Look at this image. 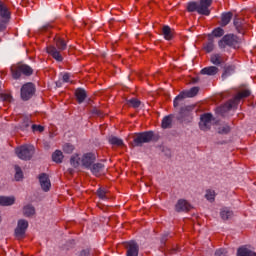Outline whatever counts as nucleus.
<instances>
[{
	"label": "nucleus",
	"instance_id": "obj_38",
	"mask_svg": "<svg viewBox=\"0 0 256 256\" xmlns=\"http://www.w3.org/2000/svg\"><path fill=\"white\" fill-rule=\"evenodd\" d=\"M74 150H75V147L72 144L67 143V144H64L63 146L64 153H68V154L73 153Z\"/></svg>",
	"mask_w": 256,
	"mask_h": 256
},
{
	"label": "nucleus",
	"instance_id": "obj_7",
	"mask_svg": "<svg viewBox=\"0 0 256 256\" xmlns=\"http://www.w3.org/2000/svg\"><path fill=\"white\" fill-rule=\"evenodd\" d=\"M35 153V147L31 145H23L16 148V155L22 161H29L33 154Z\"/></svg>",
	"mask_w": 256,
	"mask_h": 256
},
{
	"label": "nucleus",
	"instance_id": "obj_11",
	"mask_svg": "<svg viewBox=\"0 0 256 256\" xmlns=\"http://www.w3.org/2000/svg\"><path fill=\"white\" fill-rule=\"evenodd\" d=\"M200 119L199 127L202 131H208V129H211V121L213 120V115L209 113L203 114Z\"/></svg>",
	"mask_w": 256,
	"mask_h": 256
},
{
	"label": "nucleus",
	"instance_id": "obj_35",
	"mask_svg": "<svg viewBox=\"0 0 256 256\" xmlns=\"http://www.w3.org/2000/svg\"><path fill=\"white\" fill-rule=\"evenodd\" d=\"M212 33L214 37H223V35H225V30H223L221 27H218L214 29Z\"/></svg>",
	"mask_w": 256,
	"mask_h": 256
},
{
	"label": "nucleus",
	"instance_id": "obj_15",
	"mask_svg": "<svg viewBox=\"0 0 256 256\" xmlns=\"http://www.w3.org/2000/svg\"><path fill=\"white\" fill-rule=\"evenodd\" d=\"M90 170L96 177H101V175H105V165L102 163L93 164Z\"/></svg>",
	"mask_w": 256,
	"mask_h": 256
},
{
	"label": "nucleus",
	"instance_id": "obj_6",
	"mask_svg": "<svg viewBox=\"0 0 256 256\" xmlns=\"http://www.w3.org/2000/svg\"><path fill=\"white\" fill-rule=\"evenodd\" d=\"M239 43H241V39L234 34H227L223 36V38L218 42L219 49H225V47H239Z\"/></svg>",
	"mask_w": 256,
	"mask_h": 256
},
{
	"label": "nucleus",
	"instance_id": "obj_45",
	"mask_svg": "<svg viewBox=\"0 0 256 256\" xmlns=\"http://www.w3.org/2000/svg\"><path fill=\"white\" fill-rule=\"evenodd\" d=\"M69 79H71V76L68 73L62 76L63 83H69Z\"/></svg>",
	"mask_w": 256,
	"mask_h": 256
},
{
	"label": "nucleus",
	"instance_id": "obj_27",
	"mask_svg": "<svg viewBox=\"0 0 256 256\" xmlns=\"http://www.w3.org/2000/svg\"><path fill=\"white\" fill-rule=\"evenodd\" d=\"M173 123V116L169 115L162 119V129H170Z\"/></svg>",
	"mask_w": 256,
	"mask_h": 256
},
{
	"label": "nucleus",
	"instance_id": "obj_9",
	"mask_svg": "<svg viewBox=\"0 0 256 256\" xmlns=\"http://www.w3.org/2000/svg\"><path fill=\"white\" fill-rule=\"evenodd\" d=\"M199 93V87H193L188 91L181 92L178 96L174 99V107H179L180 103H183L187 97H195Z\"/></svg>",
	"mask_w": 256,
	"mask_h": 256
},
{
	"label": "nucleus",
	"instance_id": "obj_2",
	"mask_svg": "<svg viewBox=\"0 0 256 256\" xmlns=\"http://www.w3.org/2000/svg\"><path fill=\"white\" fill-rule=\"evenodd\" d=\"M213 0H200L199 2H189L187 5V11L189 13L197 12L198 15H205L209 17L211 15V7Z\"/></svg>",
	"mask_w": 256,
	"mask_h": 256
},
{
	"label": "nucleus",
	"instance_id": "obj_30",
	"mask_svg": "<svg viewBox=\"0 0 256 256\" xmlns=\"http://www.w3.org/2000/svg\"><path fill=\"white\" fill-rule=\"evenodd\" d=\"M23 214L25 217H33V215H35V207L31 205L24 206Z\"/></svg>",
	"mask_w": 256,
	"mask_h": 256
},
{
	"label": "nucleus",
	"instance_id": "obj_46",
	"mask_svg": "<svg viewBox=\"0 0 256 256\" xmlns=\"http://www.w3.org/2000/svg\"><path fill=\"white\" fill-rule=\"evenodd\" d=\"M2 99H3V101H11V95H9V94H4V95L2 96Z\"/></svg>",
	"mask_w": 256,
	"mask_h": 256
},
{
	"label": "nucleus",
	"instance_id": "obj_24",
	"mask_svg": "<svg viewBox=\"0 0 256 256\" xmlns=\"http://www.w3.org/2000/svg\"><path fill=\"white\" fill-rule=\"evenodd\" d=\"M203 49L206 51V53H211V51L215 49V41L213 38L209 37L208 42L204 44Z\"/></svg>",
	"mask_w": 256,
	"mask_h": 256
},
{
	"label": "nucleus",
	"instance_id": "obj_40",
	"mask_svg": "<svg viewBox=\"0 0 256 256\" xmlns=\"http://www.w3.org/2000/svg\"><path fill=\"white\" fill-rule=\"evenodd\" d=\"M17 227H20V229L27 231V227H29V222H27L26 220H19Z\"/></svg>",
	"mask_w": 256,
	"mask_h": 256
},
{
	"label": "nucleus",
	"instance_id": "obj_18",
	"mask_svg": "<svg viewBox=\"0 0 256 256\" xmlns=\"http://www.w3.org/2000/svg\"><path fill=\"white\" fill-rule=\"evenodd\" d=\"M219 73V68H217V66H209V67H205L201 70V74L202 75H217Z\"/></svg>",
	"mask_w": 256,
	"mask_h": 256
},
{
	"label": "nucleus",
	"instance_id": "obj_22",
	"mask_svg": "<svg viewBox=\"0 0 256 256\" xmlns=\"http://www.w3.org/2000/svg\"><path fill=\"white\" fill-rule=\"evenodd\" d=\"M238 256H256V253L249 248L243 246L238 249L237 251Z\"/></svg>",
	"mask_w": 256,
	"mask_h": 256
},
{
	"label": "nucleus",
	"instance_id": "obj_31",
	"mask_svg": "<svg viewBox=\"0 0 256 256\" xmlns=\"http://www.w3.org/2000/svg\"><path fill=\"white\" fill-rule=\"evenodd\" d=\"M235 73V66H227L224 68V72L222 74V79H227L230 75Z\"/></svg>",
	"mask_w": 256,
	"mask_h": 256
},
{
	"label": "nucleus",
	"instance_id": "obj_49",
	"mask_svg": "<svg viewBox=\"0 0 256 256\" xmlns=\"http://www.w3.org/2000/svg\"><path fill=\"white\" fill-rule=\"evenodd\" d=\"M181 112L183 113V109L181 110Z\"/></svg>",
	"mask_w": 256,
	"mask_h": 256
},
{
	"label": "nucleus",
	"instance_id": "obj_17",
	"mask_svg": "<svg viewBox=\"0 0 256 256\" xmlns=\"http://www.w3.org/2000/svg\"><path fill=\"white\" fill-rule=\"evenodd\" d=\"M0 17L1 19H4L6 21H9V19H11V12L9 11V8H7V6H5V4H3L0 1Z\"/></svg>",
	"mask_w": 256,
	"mask_h": 256
},
{
	"label": "nucleus",
	"instance_id": "obj_26",
	"mask_svg": "<svg viewBox=\"0 0 256 256\" xmlns=\"http://www.w3.org/2000/svg\"><path fill=\"white\" fill-rule=\"evenodd\" d=\"M220 217L223 221H227V219L233 217V211L229 210V208H223L220 212Z\"/></svg>",
	"mask_w": 256,
	"mask_h": 256
},
{
	"label": "nucleus",
	"instance_id": "obj_42",
	"mask_svg": "<svg viewBox=\"0 0 256 256\" xmlns=\"http://www.w3.org/2000/svg\"><path fill=\"white\" fill-rule=\"evenodd\" d=\"M7 23H9V20L0 18V32L5 31V29H7Z\"/></svg>",
	"mask_w": 256,
	"mask_h": 256
},
{
	"label": "nucleus",
	"instance_id": "obj_13",
	"mask_svg": "<svg viewBox=\"0 0 256 256\" xmlns=\"http://www.w3.org/2000/svg\"><path fill=\"white\" fill-rule=\"evenodd\" d=\"M38 179L42 190L47 192L51 189V180L49 179V175L42 173L39 175Z\"/></svg>",
	"mask_w": 256,
	"mask_h": 256
},
{
	"label": "nucleus",
	"instance_id": "obj_39",
	"mask_svg": "<svg viewBox=\"0 0 256 256\" xmlns=\"http://www.w3.org/2000/svg\"><path fill=\"white\" fill-rule=\"evenodd\" d=\"M205 197L208 201H215V191L207 190Z\"/></svg>",
	"mask_w": 256,
	"mask_h": 256
},
{
	"label": "nucleus",
	"instance_id": "obj_4",
	"mask_svg": "<svg viewBox=\"0 0 256 256\" xmlns=\"http://www.w3.org/2000/svg\"><path fill=\"white\" fill-rule=\"evenodd\" d=\"M55 46H48L46 48L47 54L51 55L53 59L56 61H63V56L61 55V51H65L67 49V43L61 37H55Z\"/></svg>",
	"mask_w": 256,
	"mask_h": 256
},
{
	"label": "nucleus",
	"instance_id": "obj_12",
	"mask_svg": "<svg viewBox=\"0 0 256 256\" xmlns=\"http://www.w3.org/2000/svg\"><path fill=\"white\" fill-rule=\"evenodd\" d=\"M234 27L236 28V31L238 33H244L246 29H248L249 24L247 23V20L236 16L234 18Z\"/></svg>",
	"mask_w": 256,
	"mask_h": 256
},
{
	"label": "nucleus",
	"instance_id": "obj_34",
	"mask_svg": "<svg viewBox=\"0 0 256 256\" xmlns=\"http://www.w3.org/2000/svg\"><path fill=\"white\" fill-rule=\"evenodd\" d=\"M15 179L16 181H21L23 179V171L21 170V167L15 166Z\"/></svg>",
	"mask_w": 256,
	"mask_h": 256
},
{
	"label": "nucleus",
	"instance_id": "obj_48",
	"mask_svg": "<svg viewBox=\"0 0 256 256\" xmlns=\"http://www.w3.org/2000/svg\"><path fill=\"white\" fill-rule=\"evenodd\" d=\"M191 109H193V107H191V106H187V107H186V110H187V111H191Z\"/></svg>",
	"mask_w": 256,
	"mask_h": 256
},
{
	"label": "nucleus",
	"instance_id": "obj_10",
	"mask_svg": "<svg viewBox=\"0 0 256 256\" xmlns=\"http://www.w3.org/2000/svg\"><path fill=\"white\" fill-rule=\"evenodd\" d=\"M33 95H35V85L31 82L24 84L21 88V99L29 101Z\"/></svg>",
	"mask_w": 256,
	"mask_h": 256
},
{
	"label": "nucleus",
	"instance_id": "obj_16",
	"mask_svg": "<svg viewBox=\"0 0 256 256\" xmlns=\"http://www.w3.org/2000/svg\"><path fill=\"white\" fill-rule=\"evenodd\" d=\"M175 210L178 213H181V211H191V204H189V202H187V200L180 199V200H178V202L175 206Z\"/></svg>",
	"mask_w": 256,
	"mask_h": 256
},
{
	"label": "nucleus",
	"instance_id": "obj_14",
	"mask_svg": "<svg viewBox=\"0 0 256 256\" xmlns=\"http://www.w3.org/2000/svg\"><path fill=\"white\" fill-rule=\"evenodd\" d=\"M126 249L127 256H139V245H137L135 241L127 242Z\"/></svg>",
	"mask_w": 256,
	"mask_h": 256
},
{
	"label": "nucleus",
	"instance_id": "obj_21",
	"mask_svg": "<svg viewBox=\"0 0 256 256\" xmlns=\"http://www.w3.org/2000/svg\"><path fill=\"white\" fill-rule=\"evenodd\" d=\"M75 96H76L78 103H83V101H85V99H87V92H85V90H83L81 88H78L75 91Z\"/></svg>",
	"mask_w": 256,
	"mask_h": 256
},
{
	"label": "nucleus",
	"instance_id": "obj_19",
	"mask_svg": "<svg viewBox=\"0 0 256 256\" xmlns=\"http://www.w3.org/2000/svg\"><path fill=\"white\" fill-rule=\"evenodd\" d=\"M210 61L213 65H221L225 63V60L223 59V55L219 53L212 54L210 57Z\"/></svg>",
	"mask_w": 256,
	"mask_h": 256
},
{
	"label": "nucleus",
	"instance_id": "obj_3",
	"mask_svg": "<svg viewBox=\"0 0 256 256\" xmlns=\"http://www.w3.org/2000/svg\"><path fill=\"white\" fill-rule=\"evenodd\" d=\"M251 95V92L249 90H242L236 96L226 102L224 105L217 108L218 113L221 115H225L227 111H231V109H235L239 103H241V99H245Z\"/></svg>",
	"mask_w": 256,
	"mask_h": 256
},
{
	"label": "nucleus",
	"instance_id": "obj_44",
	"mask_svg": "<svg viewBox=\"0 0 256 256\" xmlns=\"http://www.w3.org/2000/svg\"><path fill=\"white\" fill-rule=\"evenodd\" d=\"M215 256H227V250H225V249H218L215 252Z\"/></svg>",
	"mask_w": 256,
	"mask_h": 256
},
{
	"label": "nucleus",
	"instance_id": "obj_47",
	"mask_svg": "<svg viewBox=\"0 0 256 256\" xmlns=\"http://www.w3.org/2000/svg\"><path fill=\"white\" fill-rule=\"evenodd\" d=\"M89 250H82L81 252H80V256H89Z\"/></svg>",
	"mask_w": 256,
	"mask_h": 256
},
{
	"label": "nucleus",
	"instance_id": "obj_28",
	"mask_svg": "<svg viewBox=\"0 0 256 256\" xmlns=\"http://www.w3.org/2000/svg\"><path fill=\"white\" fill-rule=\"evenodd\" d=\"M162 33L167 41H171L173 39V32L171 31V28L169 26H164L162 28Z\"/></svg>",
	"mask_w": 256,
	"mask_h": 256
},
{
	"label": "nucleus",
	"instance_id": "obj_36",
	"mask_svg": "<svg viewBox=\"0 0 256 256\" xmlns=\"http://www.w3.org/2000/svg\"><path fill=\"white\" fill-rule=\"evenodd\" d=\"M229 131H231V127H229V125L221 126L218 129V133H220L221 135H227V133H229Z\"/></svg>",
	"mask_w": 256,
	"mask_h": 256
},
{
	"label": "nucleus",
	"instance_id": "obj_8",
	"mask_svg": "<svg viewBox=\"0 0 256 256\" xmlns=\"http://www.w3.org/2000/svg\"><path fill=\"white\" fill-rule=\"evenodd\" d=\"M153 140V132H142L137 134L133 140V147H141L143 143H149Z\"/></svg>",
	"mask_w": 256,
	"mask_h": 256
},
{
	"label": "nucleus",
	"instance_id": "obj_5",
	"mask_svg": "<svg viewBox=\"0 0 256 256\" xmlns=\"http://www.w3.org/2000/svg\"><path fill=\"white\" fill-rule=\"evenodd\" d=\"M11 73L13 79H20L21 75H25V77H30L33 75V68L27 64L18 63L11 67Z\"/></svg>",
	"mask_w": 256,
	"mask_h": 256
},
{
	"label": "nucleus",
	"instance_id": "obj_32",
	"mask_svg": "<svg viewBox=\"0 0 256 256\" xmlns=\"http://www.w3.org/2000/svg\"><path fill=\"white\" fill-rule=\"evenodd\" d=\"M128 104L131 105L134 109H138V107H141V101L137 98H132L128 100Z\"/></svg>",
	"mask_w": 256,
	"mask_h": 256
},
{
	"label": "nucleus",
	"instance_id": "obj_20",
	"mask_svg": "<svg viewBox=\"0 0 256 256\" xmlns=\"http://www.w3.org/2000/svg\"><path fill=\"white\" fill-rule=\"evenodd\" d=\"M15 203V197L0 196V205L9 207Z\"/></svg>",
	"mask_w": 256,
	"mask_h": 256
},
{
	"label": "nucleus",
	"instance_id": "obj_23",
	"mask_svg": "<svg viewBox=\"0 0 256 256\" xmlns=\"http://www.w3.org/2000/svg\"><path fill=\"white\" fill-rule=\"evenodd\" d=\"M231 19H233V13L228 12V13L222 14V17H221L222 27H226V25H229V23H231Z\"/></svg>",
	"mask_w": 256,
	"mask_h": 256
},
{
	"label": "nucleus",
	"instance_id": "obj_29",
	"mask_svg": "<svg viewBox=\"0 0 256 256\" xmlns=\"http://www.w3.org/2000/svg\"><path fill=\"white\" fill-rule=\"evenodd\" d=\"M63 157V152H61V150H56L52 154V161H54V163H63Z\"/></svg>",
	"mask_w": 256,
	"mask_h": 256
},
{
	"label": "nucleus",
	"instance_id": "obj_41",
	"mask_svg": "<svg viewBox=\"0 0 256 256\" xmlns=\"http://www.w3.org/2000/svg\"><path fill=\"white\" fill-rule=\"evenodd\" d=\"M29 125H31V119H29V117H24L23 122L21 124V128L27 129V127H29Z\"/></svg>",
	"mask_w": 256,
	"mask_h": 256
},
{
	"label": "nucleus",
	"instance_id": "obj_25",
	"mask_svg": "<svg viewBox=\"0 0 256 256\" xmlns=\"http://www.w3.org/2000/svg\"><path fill=\"white\" fill-rule=\"evenodd\" d=\"M108 141H109L110 145H114L115 147H123V145H124L123 140H121L117 136H110L108 138Z\"/></svg>",
	"mask_w": 256,
	"mask_h": 256
},
{
	"label": "nucleus",
	"instance_id": "obj_37",
	"mask_svg": "<svg viewBox=\"0 0 256 256\" xmlns=\"http://www.w3.org/2000/svg\"><path fill=\"white\" fill-rule=\"evenodd\" d=\"M25 231L23 228L17 226V228L15 229V236L18 237V239L23 238V236L25 235Z\"/></svg>",
	"mask_w": 256,
	"mask_h": 256
},
{
	"label": "nucleus",
	"instance_id": "obj_43",
	"mask_svg": "<svg viewBox=\"0 0 256 256\" xmlns=\"http://www.w3.org/2000/svg\"><path fill=\"white\" fill-rule=\"evenodd\" d=\"M32 131H38V133H43V131H45V128L41 125H36V124H33L32 125Z\"/></svg>",
	"mask_w": 256,
	"mask_h": 256
},
{
	"label": "nucleus",
	"instance_id": "obj_33",
	"mask_svg": "<svg viewBox=\"0 0 256 256\" xmlns=\"http://www.w3.org/2000/svg\"><path fill=\"white\" fill-rule=\"evenodd\" d=\"M107 190L103 189V188H99L97 190V195L99 197V199L105 200V199H109V197L107 196Z\"/></svg>",
	"mask_w": 256,
	"mask_h": 256
},
{
	"label": "nucleus",
	"instance_id": "obj_1",
	"mask_svg": "<svg viewBox=\"0 0 256 256\" xmlns=\"http://www.w3.org/2000/svg\"><path fill=\"white\" fill-rule=\"evenodd\" d=\"M97 159V156H95L94 153H85L82 156H79L78 154H74L70 158V165H72L75 169L79 167L80 165L84 167V169H91V166L93 163H95Z\"/></svg>",
	"mask_w": 256,
	"mask_h": 256
}]
</instances>
